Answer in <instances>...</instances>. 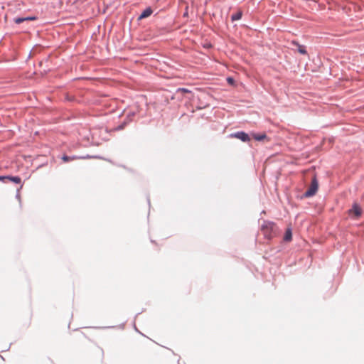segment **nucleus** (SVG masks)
Masks as SVG:
<instances>
[{
    "label": "nucleus",
    "mask_w": 364,
    "mask_h": 364,
    "mask_svg": "<svg viewBox=\"0 0 364 364\" xmlns=\"http://www.w3.org/2000/svg\"><path fill=\"white\" fill-rule=\"evenodd\" d=\"M349 214H354L356 218H358L362 214V209L357 203H353L352 208L349 210Z\"/></svg>",
    "instance_id": "5"
},
{
    "label": "nucleus",
    "mask_w": 364,
    "mask_h": 364,
    "mask_svg": "<svg viewBox=\"0 0 364 364\" xmlns=\"http://www.w3.org/2000/svg\"><path fill=\"white\" fill-rule=\"evenodd\" d=\"M66 100H68V101H73V97H70L69 95H67L66 96Z\"/></svg>",
    "instance_id": "19"
},
{
    "label": "nucleus",
    "mask_w": 364,
    "mask_h": 364,
    "mask_svg": "<svg viewBox=\"0 0 364 364\" xmlns=\"http://www.w3.org/2000/svg\"><path fill=\"white\" fill-rule=\"evenodd\" d=\"M134 115H135V112H129L128 114L127 115L126 118L124 119V120L120 124L114 128V130L120 131V130L124 129L126 127V126L132 121L133 117H134Z\"/></svg>",
    "instance_id": "3"
},
{
    "label": "nucleus",
    "mask_w": 364,
    "mask_h": 364,
    "mask_svg": "<svg viewBox=\"0 0 364 364\" xmlns=\"http://www.w3.org/2000/svg\"><path fill=\"white\" fill-rule=\"evenodd\" d=\"M22 185H21L20 188L17 189V192H16V198H18V200H20V188H22Z\"/></svg>",
    "instance_id": "17"
},
{
    "label": "nucleus",
    "mask_w": 364,
    "mask_h": 364,
    "mask_svg": "<svg viewBox=\"0 0 364 364\" xmlns=\"http://www.w3.org/2000/svg\"><path fill=\"white\" fill-rule=\"evenodd\" d=\"M8 181L14 183L19 184L21 182V178L19 176H7Z\"/></svg>",
    "instance_id": "12"
},
{
    "label": "nucleus",
    "mask_w": 364,
    "mask_h": 364,
    "mask_svg": "<svg viewBox=\"0 0 364 364\" xmlns=\"http://www.w3.org/2000/svg\"><path fill=\"white\" fill-rule=\"evenodd\" d=\"M291 239H292V232H291V229L290 228H289L286 230V232L284 233V240L285 242H289L291 240Z\"/></svg>",
    "instance_id": "9"
},
{
    "label": "nucleus",
    "mask_w": 364,
    "mask_h": 364,
    "mask_svg": "<svg viewBox=\"0 0 364 364\" xmlns=\"http://www.w3.org/2000/svg\"><path fill=\"white\" fill-rule=\"evenodd\" d=\"M7 181V176H0V181L6 182Z\"/></svg>",
    "instance_id": "16"
},
{
    "label": "nucleus",
    "mask_w": 364,
    "mask_h": 364,
    "mask_svg": "<svg viewBox=\"0 0 364 364\" xmlns=\"http://www.w3.org/2000/svg\"><path fill=\"white\" fill-rule=\"evenodd\" d=\"M242 16V11L241 10H238L236 13L233 14L231 16V21H235L240 20Z\"/></svg>",
    "instance_id": "10"
},
{
    "label": "nucleus",
    "mask_w": 364,
    "mask_h": 364,
    "mask_svg": "<svg viewBox=\"0 0 364 364\" xmlns=\"http://www.w3.org/2000/svg\"><path fill=\"white\" fill-rule=\"evenodd\" d=\"M147 200H148V203L150 205V200H149V198H148Z\"/></svg>",
    "instance_id": "20"
},
{
    "label": "nucleus",
    "mask_w": 364,
    "mask_h": 364,
    "mask_svg": "<svg viewBox=\"0 0 364 364\" xmlns=\"http://www.w3.org/2000/svg\"><path fill=\"white\" fill-rule=\"evenodd\" d=\"M252 137L255 140L260 141H262L263 139H266L267 136L266 134L263 133V134H253Z\"/></svg>",
    "instance_id": "11"
},
{
    "label": "nucleus",
    "mask_w": 364,
    "mask_h": 364,
    "mask_svg": "<svg viewBox=\"0 0 364 364\" xmlns=\"http://www.w3.org/2000/svg\"><path fill=\"white\" fill-rule=\"evenodd\" d=\"M87 158H91V156H90L89 155H87L86 156H67V155H63L61 157V159L64 162H69V161H73L74 159H87Z\"/></svg>",
    "instance_id": "6"
},
{
    "label": "nucleus",
    "mask_w": 364,
    "mask_h": 364,
    "mask_svg": "<svg viewBox=\"0 0 364 364\" xmlns=\"http://www.w3.org/2000/svg\"><path fill=\"white\" fill-rule=\"evenodd\" d=\"M292 44L297 47V50L299 53L302 55L307 54V50L305 46L301 45L298 42L294 41L292 42Z\"/></svg>",
    "instance_id": "8"
},
{
    "label": "nucleus",
    "mask_w": 364,
    "mask_h": 364,
    "mask_svg": "<svg viewBox=\"0 0 364 364\" xmlns=\"http://www.w3.org/2000/svg\"><path fill=\"white\" fill-rule=\"evenodd\" d=\"M227 80H228V82L229 83H231V84H232V83H233V82H234L233 78H232V77H228V79H227Z\"/></svg>",
    "instance_id": "18"
},
{
    "label": "nucleus",
    "mask_w": 364,
    "mask_h": 364,
    "mask_svg": "<svg viewBox=\"0 0 364 364\" xmlns=\"http://www.w3.org/2000/svg\"><path fill=\"white\" fill-rule=\"evenodd\" d=\"M24 18V21H35L37 19V17L36 16H28Z\"/></svg>",
    "instance_id": "14"
},
{
    "label": "nucleus",
    "mask_w": 364,
    "mask_h": 364,
    "mask_svg": "<svg viewBox=\"0 0 364 364\" xmlns=\"http://www.w3.org/2000/svg\"><path fill=\"white\" fill-rule=\"evenodd\" d=\"M231 135L237 139H240L243 142H247L250 140L249 135L243 131L235 132Z\"/></svg>",
    "instance_id": "4"
},
{
    "label": "nucleus",
    "mask_w": 364,
    "mask_h": 364,
    "mask_svg": "<svg viewBox=\"0 0 364 364\" xmlns=\"http://www.w3.org/2000/svg\"><path fill=\"white\" fill-rule=\"evenodd\" d=\"M177 92H191V91L189 90H188L187 88H184V87H180L177 90Z\"/></svg>",
    "instance_id": "15"
},
{
    "label": "nucleus",
    "mask_w": 364,
    "mask_h": 364,
    "mask_svg": "<svg viewBox=\"0 0 364 364\" xmlns=\"http://www.w3.org/2000/svg\"><path fill=\"white\" fill-rule=\"evenodd\" d=\"M14 22L16 24H20L23 22H24V18L23 17H17L14 18Z\"/></svg>",
    "instance_id": "13"
},
{
    "label": "nucleus",
    "mask_w": 364,
    "mask_h": 364,
    "mask_svg": "<svg viewBox=\"0 0 364 364\" xmlns=\"http://www.w3.org/2000/svg\"><path fill=\"white\" fill-rule=\"evenodd\" d=\"M318 188V182L316 176L312 178L311 183L310 187L308 190L304 193V198H310L314 196Z\"/></svg>",
    "instance_id": "2"
},
{
    "label": "nucleus",
    "mask_w": 364,
    "mask_h": 364,
    "mask_svg": "<svg viewBox=\"0 0 364 364\" xmlns=\"http://www.w3.org/2000/svg\"><path fill=\"white\" fill-rule=\"evenodd\" d=\"M153 13V10L151 9V7H147L146 9H144L141 14L139 15L138 19L139 20H141L142 18H147L149 16H150Z\"/></svg>",
    "instance_id": "7"
},
{
    "label": "nucleus",
    "mask_w": 364,
    "mask_h": 364,
    "mask_svg": "<svg viewBox=\"0 0 364 364\" xmlns=\"http://www.w3.org/2000/svg\"><path fill=\"white\" fill-rule=\"evenodd\" d=\"M261 231L266 239L271 240L277 235V226L272 221L264 220L261 226Z\"/></svg>",
    "instance_id": "1"
}]
</instances>
